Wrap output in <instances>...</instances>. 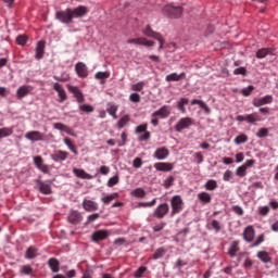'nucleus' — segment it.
Here are the masks:
<instances>
[{
	"label": "nucleus",
	"mask_w": 278,
	"mask_h": 278,
	"mask_svg": "<svg viewBox=\"0 0 278 278\" xmlns=\"http://www.w3.org/2000/svg\"><path fill=\"white\" fill-rule=\"evenodd\" d=\"M75 71L78 77H81L83 79H85V77H88V67L84 64V62H78L75 65Z\"/></svg>",
	"instance_id": "f3484780"
},
{
	"label": "nucleus",
	"mask_w": 278,
	"mask_h": 278,
	"mask_svg": "<svg viewBox=\"0 0 278 278\" xmlns=\"http://www.w3.org/2000/svg\"><path fill=\"white\" fill-rule=\"evenodd\" d=\"M53 90H55V92L59 94V103H64V101L68 99V96H66V90H64V87H62L60 83H55L53 85Z\"/></svg>",
	"instance_id": "f8f14e48"
},
{
	"label": "nucleus",
	"mask_w": 278,
	"mask_h": 278,
	"mask_svg": "<svg viewBox=\"0 0 278 278\" xmlns=\"http://www.w3.org/2000/svg\"><path fill=\"white\" fill-rule=\"evenodd\" d=\"M170 211V207L168 206V203H163L160 204L155 210H154V216L156 218H164L166 214Z\"/></svg>",
	"instance_id": "1a4fd4ad"
},
{
	"label": "nucleus",
	"mask_w": 278,
	"mask_h": 278,
	"mask_svg": "<svg viewBox=\"0 0 278 278\" xmlns=\"http://www.w3.org/2000/svg\"><path fill=\"white\" fill-rule=\"evenodd\" d=\"M132 195L137 197L138 199H144L147 197V191L142 188H137L132 191Z\"/></svg>",
	"instance_id": "37998d69"
},
{
	"label": "nucleus",
	"mask_w": 278,
	"mask_h": 278,
	"mask_svg": "<svg viewBox=\"0 0 278 278\" xmlns=\"http://www.w3.org/2000/svg\"><path fill=\"white\" fill-rule=\"evenodd\" d=\"M232 212H235V214H237L238 216H244V210H242L241 206L238 205H233L231 207Z\"/></svg>",
	"instance_id": "052dcab7"
},
{
	"label": "nucleus",
	"mask_w": 278,
	"mask_h": 278,
	"mask_svg": "<svg viewBox=\"0 0 278 278\" xmlns=\"http://www.w3.org/2000/svg\"><path fill=\"white\" fill-rule=\"evenodd\" d=\"M164 255H166V249L159 248L155 250V252L153 254V260H162V257H164Z\"/></svg>",
	"instance_id": "ea45409f"
},
{
	"label": "nucleus",
	"mask_w": 278,
	"mask_h": 278,
	"mask_svg": "<svg viewBox=\"0 0 278 278\" xmlns=\"http://www.w3.org/2000/svg\"><path fill=\"white\" fill-rule=\"evenodd\" d=\"M88 14V9L84 5H79L75 9L67 8L64 11H58L55 13L56 21L64 25H71L73 18H81Z\"/></svg>",
	"instance_id": "f257e3e1"
},
{
	"label": "nucleus",
	"mask_w": 278,
	"mask_h": 278,
	"mask_svg": "<svg viewBox=\"0 0 278 278\" xmlns=\"http://www.w3.org/2000/svg\"><path fill=\"white\" fill-rule=\"evenodd\" d=\"M257 257L261 260V262H264V264H268L270 262V254L266 251H260L257 252Z\"/></svg>",
	"instance_id": "72a5a7b5"
},
{
	"label": "nucleus",
	"mask_w": 278,
	"mask_h": 278,
	"mask_svg": "<svg viewBox=\"0 0 278 278\" xmlns=\"http://www.w3.org/2000/svg\"><path fill=\"white\" fill-rule=\"evenodd\" d=\"M260 121H262V118H260V115H257V113L245 115V123H260Z\"/></svg>",
	"instance_id": "f704fd0d"
},
{
	"label": "nucleus",
	"mask_w": 278,
	"mask_h": 278,
	"mask_svg": "<svg viewBox=\"0 0 278 278\" xmlns=\"http://www.w3.org/2000/svg\"><path fill=\"white\" fill-rule=\"evenodd\" d=\"M188 103H190V100H188V98H181L177 102V108L182 114H186V105H188Z\"/></svg>",
	"instance_id": "473e14b6"
},
{
	"label": "nucleus",
	"mask_w": 278,
	"mask_h": 278,
	"mask_svg": "<svg viewBox=\"0 0 278 278\" xmlns=\"http://www.w3.org/2000/svg\"><path fill=\"white\" fill-rule=\"evenodd\" d=\"M273 103V96H265L263 98H254L252 101V105L254 108H262V105H268Z\"/></svg>",
	"instance_id": "0eeeda50"
},
{
	"label": "nucleus",
	"mask_w": 278,
	"mask_h": 278,
	"mask_svg": "<svg viewBox=\"0 0 278 278\" xmlns=\"http://www.w3.org/2000/svg\"><path fill=\"white\" fill-rule=\"evenodd\" d=\"M267 55H275V50L270 48L258 49L256 52L257 60H264Z\"/></svg>",
	"instance_id": "4be33fe9"
},
{
	"label": "nucleus",
	"mask_w": 278,
	"mask_h": 278,
	"mask_svg": "<svg viewBox=\"0 0 278 278\" xmlns=\"http://www.w3.org/2000/svg\"><path fill=\"white\" fill-rule=\"evenodd\" d=\"M168 155H170V151H168L166 147L159 148L154 152L156 160H166Z\"/></svg>",
	"instance_id": "aec40b11"
},
{
	"label": "nucleus",
	"mask_w": 278,
	"mask_h": 278,
	"mask_svg": "<svg viewBox=\"0 0 278 278\" xmlns=\"http://www.w3.org/2000/svg\"><path fill=\"white\" fill-rule=\"evenodd\" d=\"M94 78L103 85L105 84V79H110V72H98L94 74Z\"/></svg>",
	"instance_id": "c756f323"
},
{
	"label": "nucleus",
	"mask_w": 278,
	"mask_h": 278,
	"mask_svg": "<svg viewBox=\"0 0 278 278\" xmlns=\"http://www.w3.org/2000/svg\"><path fill=\"white\" fill-rule=\"evenodd\" d=\"M83 207L86 212H97V210H99V204L94 201L85 199L83 201Z\"/></svg>",
	"instance_id": "6ab92c4d"
},
{
	"label": "nucleus",
	"mask_w": 278,
	"mask_h": 278,
	"mask_svg": "<svg viewBox=\"0 0 278 278\" xmlns=\"http://www.w3.org/2000/svg\"><path fill=\"white\" fill-rule=\"evenodd\" d=\"M154 168L155 170H160L162 173H170V170L175 168V165L173 163L160 162L154 164Z\"/></svg>",
	"instance_id": "4468645a"
},
{
	"label": "nucleus",
	"mask_w": 278,
	"mask_h": 278,
	"mask_svg": "<svg viewBox=\"0 0 278 278\" xmlns=\"http://www.w3.org/2000/svg\"><path fill=\"white\" fill-rule=\"evenodd\" d=\"M144 86H147L144 81H139L131 86V90L134 92H142V90H144Z\"/></svg>",
	"instance_id": "79ce46f5"
},
{
	"label": "nucleus",
	"mask_w": 278,
	"mask_h": 278,
	"mask_svg": "<svg viewBox=\"0 0 278 278\" xmlns=\"http://www.w3.org/2000/svg\"><path fill=\"white\" fill-rule=\"evenodd\" d=\"M143 34L146 36H148L149 38H154V39H156L157 36H160V33L153 31V29H151V26H149V25L146 27Z\"/></svg>",
	"instance_id": "a19ab883"
},
{
	"label": "nucleus",
	"mask_w": 278,
	"mask_h": 278,
	"mask_svg": "<svg viewBox=\"0 0 278 278\" xmlns=\"http://www.w3.org/2000/svg\"><path fill=\"white\" fill-rule=\"evenodd\" d=\"M258 214L260 216H268V214H270V207L268 206L258 207Z\"/></svg>",
	"instance_id": "4d7b16f0"
},
{
	"label": "nucleus",
	"mask_w": 278,
	"mask_h": 278,
	"mask_svg": "<svg viewBox=\"0 0 278 278\" xmlns=\"http://www.w3.org/2000/svg\"><path fill=\"white\" fill-rule=\"evenodd\" d=\"M73 173L76 177H78V179H92V175L86 173V170H84V169L74 167Z\"/></svg>",
	"instance_id": "393cba45"
},
{
	"label": "nucleus",
	"mask_w": 278,
	"mask_h": 278,
	"mask_svg": "<svg viewBox=\"0 0 278 278\" xmlns=\"http://www.w3.org/2000/svg\"><path fill=\"white\" fill-rule=\"evenodd\" d=\"M48 265L52 273H60V261L58 258H49Z\"/></svg>",
	"instance_id": "a878e982"
},
{
	"label": "nucleus",
	"mask_w": 278,
	"mask_h": 278,
	"mask_svg": "<svg viewBox=\"0 0 278 278\" xmlns=\"http://www.w3.org/2000/svg\"><path fill=\"white\" fill-rule=\"evenodd\" d=\"M249 140V137L247 135H239L235 138V144H244Z\"/></svg>",
	"instance_id": "49530a36"
},
{
	"label": "nucleus",
	"mask_w": 278,
	"mask_h": 278,
	"mask_svg": "<svg viewBox=\"0 0 278 278\" xmlns=\"http://www.w3.org/2000/svg\"><path fill=\"white\" fill-rule=\"evenodd\" d=\"M38 188H39V192H41V194H51V185L39 181Z\"/></svg>",
	"instance_id": "7c9ffc66"
},
{
	"label": "nucleus",
	"mask_w": 278,
	"mask_h": 278,
	"mask_svg": "<svg viewBox=\"0 0 278 278\" xmlns=\"http://www.w3.org/2000/svg\"><path fill=\"white\" fill-rule=\"evenodd\" d=\"M147 129H149V125L148 124H141V125L136 127L135 134H144V132L148 131Z\"/></svg>",
	"instance_id": "09e8293b"
},
{
	"label": "nucleus",
	"mask_w": 278,
	"mask_h": 278,
	"mask_svg": "<svg viewBox=\"0 0 278 278\" xmlns=\"http://www.w3.org/2000/svg\"><path fill=\"white\" fill-rule=\"evenodd\" d=\"M108 236H110L108 230H97L92 233L91 240L93 242H101L103 240H106Z\"/></svg>",
	"instance_id": "dca6fc26"
},
{
	"label": "nucleus",
	"mask_w": 278,
	"mask_h": 278,
	"mask_svg": "<svg viewBox=\"0 0 278 278\" xmlns=\"http://www.w3.org/2000/svg\"><path fill=\"white\" fill-rule=\"evenodd\" d=\"M253 90H255V87L253 85H250L247 88H243L241 90V93L243 97H249Z\"/></svg>",
	"instance_id": "6e6d98bb"
},
{
	"label": "nucleus",
	"mask_w": 278,
	"mask_h": 278,
	"mask_svg": "<svg viewBox=\"0 0 278 278\" xmlns=\"http://www.w3.org/2000/svg\"><path fill=\"white\" fill-rule=\"evenodd\" d=\"M191 105H200V108L204 110L205 114L212 113V110L210 109V106H207L205 102H203V100H192Z\"/></svg>",
	"instance_id": "cd10ccee"
},
{
	"label": "nucleus",
	"mask_w": 278,
	"mask_h": 278,
	"mask_svg": "<svg viewBox=\"0 0 278 278\" xmlns=\"http://www.w3.org/2000/svg\"><path fill=\"white\" fill-rule=\"evenodd\" d=\"M26 140H30V142H42L45 140V134L38 130H30L25 134Z\"/></svg>",
	"instance_id": "39448f33"
},
{
	"label": "nucleus",
	"mask_w": 278,
	"mask_h": 278,
	"mask_svg": "<svg viewBox=\"0 0 278 278\" xmlns=\"http://www.w3.org/2000/svg\"><path fill=\"white\" fill-rule=\"evenodd\" d=\"M67 220L68 223H71V225H79V223L84 220V216H81V213H79V211H71L67 216Z\"/></svg>",
	"instance_id": "9d476101"
},
{
	"label": "nucleus",
	"mask_w": 278,
	"mask_h": 278,
	"mask_svg": "<svg viewBox=\"0 0 278 278\" xmlns=\"http://www.w3.org/2000/svg\"><path fill=\"white\" fill-rule=\"evenodd\" d=\"M230 257H236V253H238V243L233 241L228 250Z\"/></svg>",
	"instance_id": "a18cd8bd"
},
{
	"label": "nucleus",
	"mask_w": 278,
	"mask_h": 278,
	"mask_svg": "<svg viewBox=\"0 0 278 278\" xmlns=\"http://www.w3.org/2000/svg\"><path fill=\"white\" fill-rule=\"evenodd\" d=\"M181 79H186V72H182L180 74H177V73H172V74H168L166 77H165V81H181Z\"/></svg>",
	"instance_id": "412c9836"
},
{
	"label": "nucleus",
	"mask_w": 278,
	"mask_h": 278,
	"mask_svg": "<svg viewBox=\"0 0 278 278\" xmlns=\"http://www.w3.org/2000/svg\"><path fill=\"white\" fill-rule=\"evenodd\" d=\"M243 239L245 242H253L255 239V228L253 226H248L243 231Z\"/></svg>",
	"instance_id": "a211bd4d"
},
{
	"label": "nucleus",
	"mask_w": 278,
	"mask_h": 278,
	"mask_svg": "<svg viewBox=\"0 0 278 278\" xmlns=\"http://www.w3.org/2000/svg\"><path fill=\"white\" fill-rule=\"evenodd\" d=\"M114 199H118V193H112L110 195H106L104 198H101L102 203H104V205H110Z\"/></svg>",
	"instance_id": "c9c22d12"
},
{
	"label": "nucleus",
	"mask_w": 278,
	"mask_h": 278,
	"mask_svg": "<svg viewBox=\"0 0 278 278\" xmlns=\"http://www.w3.org/2000/svg\"><path fill=\"white\" fill-rule=\"evenodd\" d=\"M14 134V130L12 128H0V140L1 138H8L9 136H12Z\"/></svg>",
	"instance_id": "4c0bfd02"
},
{
	"label": "nucleus",
	"mask_w": 278,
	"mask_h": 278,
	"mask_svg": "<svg viewBox=\"0 0 278 278\" xmlns=\"http://www.w3.org/2000/svg\"><path fill=\"white\" fill-rule=\"evenodd\" d=\"M233 75H247V68L245 67H238L233 71Z\"/></svg>",
	"instance_id": "774afa93"
},
{
	"label": "nucleus",
	"mask_w": 278,
	"mask_h": 278,
	"mask_svg": "<svg viewBox=\"0 0 278 278\" xmlns=\"http://www.w3.org/2000/svg\"><path fill=\"white\" fill-rule=\"evenodd\" d=\"M198 199L201 203H212V195L205 191L200 192Z\"/></svg>",
	"instance_id": "2f4dec72"
},
{
	"label": "nucleus",
	"mask_w": 278,
	"mask_h": 278,
	"mask_svg": "<svg viewBox=\"0 0 278 278\" xmlns=\"http://www.w3.org/2000/svg\"><path fill=\"white\" fill-rule=\"evenodd\" d=\"M106 112L112 116L113 118H117L116 112H118V106L112 102H109L106 104Z\"/></svg>",
	"instance_id": "bb28decb"
},
{
	"label": "nucleus",
	"mask_w": 278,
	"mask_h": 278,
	"mask_svg": "<svg viewBox=\"0 0 278 278\" xmlns=\"http://www.w3.org/2000/svg\"><path fill=\"white\" fill-rule=\"evenodd\" d=\"M127 123H129V115L123 116V117L118 121L117 127H118L119 129H123V127H125V125H127Z\"/></svg>",
	"instance_id": "de8ad7c7"
},
{
	"label": "nucleus",
	"mask_w": 278,
	"mask_h": 278,
	"mask_svg": "<svg viewBox=\"0 0 278 278\" xmlns=\"http://www.w3.org/2000/svg\"><path fill=\"white\" fill-rule=\"evenodd\" d=\"M204 188L210 191L216 190L218 188V182H216V180L214 179H211L206 181V184L204 185Z\"/></svg>",
	"instance_id": "e433bc0d"
},
{
	"label": "nucleus",
	"mask_w": 278,
	"mask_h": 278,
	"mask_svg": "<svg viewBox=\"0 0 278 278\" xmlns=\"http://www.w3.org/2000/svg\"><path fill=\"white\" fill-rule=\"evenodd\" d=\"M118 181H119L118 175L111 177L108 181L109 188H114V186H116Z\"/></svg>",
	"instance_id": "5fc2aeb1"
},
{
	"label": "nucleus",
	"mask_w": 278,
	"mask_h": 278,
	"mask_svg": "<svg viewBox=\"0 0 278 278\" xmlns=\"http://www.w3.org/2000/svg\"><path fill=\"white\" fill-rule=\"evenodd\" d=\"M67 90L74 94L75 99H77L78 103H84V93L79 89V87H75L73 85H67Z\"/></svg>",
	"instance_id": "9b49d317"
},
{
	"label": "nucleus",
	"mask_w": 278,
	"mask_h": 278,
	"mask_svg": "<svg viewBox=\"0 0 278 278\" xmlns=\"http://www.w3.org/2000/svg\"><path fill=\"white\" fill-rule=\"evenodd\" d=\"M16 43L21 45L22 47L27 45V36L25 35H20L16 37Z\"/></svg>",
	"instance_id": "13d9d810"
},
{
	"label": "nucleus",
	"mask_w": 278,
	"mask_h": 278,
	"mask_svg": "<svg viewBox=\"0 0 278 278\" xmlns=\"http://www.w3.org/2000/svg\"><path fill=\"white\" fill-rule=\"evenodd\" d=\"M172 206V214L170 216H175L182 212L184 210V200L181 199V195H174L170 201Z\"/></svg>",
	"instance_id": "7ed1b4c3"
},
{
	"label": "nucleus",
	"mask_w": 278,
	"mask_h": 278,
	"mask_svg": "<svg viewBox=\"0 0 278 278\" xmlns=\"http://www.w3.org/2000/svg\"><path fill=\"white\" fill-rule=\"evenodd\" d=\"M194 121L192 117H182L178 121V123L175 126V131L181 132L184 129H189L192 127Z\"/></svg>",
	"instance_id": "20e7f679"
},
{
	"label": "nucleus",
	"mask_w": 278,
	"mask_h": 278,
	"mask_svg": "<svg viewBox=\"0 0 278 278\" xmlns=\"http://www.w3.org/2000/svg\"><path fill=\"white\" fill-rule=\"evenodd\" d=\"M53 127H54V129H58L59 131H64L68 136H75V134L73 132V129L71 127L64 125L63 123H54Z\"/></svg>",
	"instance_id": "5701e85b"
},
{
	"label": "nucleus",
	"mask_w": 278,
	"mask_h": 278,
	"mask_svg": "<svg viewBox=\"0 0 278 278\" xmlns=\"http://www.w3.org/2000/svg\"><path fill=\"white\" fill-rule=\"evenodd\" d=\"M129 100L132 102V103H140V94L138 93H131L129 96Z\"/></svg>",
	"instance_id": "69168bd1"
},
{
	"label": "nucleus",
	"mask_w": 278,
	"mask_h": 278,
	"mask_svg": "<svg viewBox=\"0 0 278 278\" xmlns=\"http://www.w3.org/2000/svg\"><path fill=\"white\" fill-rule=\"evenodd\" d=\"M162 12L169 18H181V14H184V8L167 4L163 8Z\"/></svg>",
	"instance_id": "f03ea898"
},
{
	"label": "nucleus",
	"mask_w": 278,
	"mask_h": 278,
	"mask_svg": "<svg viewBox=\"0 0 278 278\" xmlns=\"http://www.w3.org/2000/svg\"><path fill=\"white\" fill-rule=\"evenodd\" d=\"M170 116V106L163 105L161 109L152 113V118H168Z\"/></svg>",
	"instance_id": "6e6552de"
},
{
	"label": "nucleus",
	"mask_w": 278,
	"mask_h": 278,
	"mask_svg": "<svg viewBox=\"0 0 278 278\" xmlns=\"http://www.w3.org/2000/svg\"><path fill=\"white\" fill-rule=\"evenodd\" d=\"M151 139V132L149 131V130H146V132H143V135H140L139 137H138V140L140 141V142H147V141H149Z\"/></svg>",
	"instance_id": "3c124183"
},
{
	"label": "nucleus",
	"mask_w": 278,
	"mask_h": 278,
	"mask_svg": "<svg viewBox=\"0 0 278 278\" xmlns=\"http://www.w3.org/2000/svg\"><path fill=\"white\" fill-rule=\"evenodd\" d=\"M35 58L36 60H42L45 58V41H38Z\"/></svg>",
	"instance_id": "b1692460"
},
{
	"label": "nucleus",
	"mask_w": 278,
	"mask_h": 278,
	"mask_svg": "<svg viewBox=\"0 0 278 278\" xmlns=\"http://www.w3.org/2000/svg\"><path fill=\"white\" fill-rule=\"evenodd\" d=\"M157 203L156 199H153L151 202H140L139 207H153Z\"/></svg>",
	"instance_id": "864d4df0"
},
{
	"label": "nucleus",
	"mask_w": 278,
	"mask_h": 278,
	"mask_svg": "<svg viewBox=\"0 0 278 278\" xmlns=\"http://www.w3.org/2000/svg\"><path fill=\"white\" fill-rule=\"evenodd\" d=\"M31 90H34V87H31L29 85H23L17 89L16 98L25 99V97H27V94H29V92H31Z\"/></svg>",
	"instance_id": "2eb2a0df"
},
{
	"label": "nucleus",
	"mask_w": 278,
	"mask_h": 278,
	"mask_svg": "<svg viewBox=\"0 0 278 278\" xmlns=\"http://www.w3.org/2000/svg\"><path fill=\"white\" fill-rule=\"evenodd\" d=\"M21 273H23L24 275H31V273H34V268H31V266L29 265H24L21 268Z\"/></svg>",
	"instance_id": "bf43d9fd"
},
{
	"label": "nucleus",
	"mask_w": 278,
	"mask_h": 278,
	"mask_svg": "<svg viewBox=\"0 0 278 278\" xmlns=\"http://www.w3.org/2000/svg\"><path fill=\"white\" fill-rule=\"evenodd\" d=\"M51 160H53V162H65V160H68V152L55 150L54 153L51 154Z\"/></svg>",
	"instance_id": "ddd939ff"
},
{
	"label": "nucleus",
	"mask_w": 278,
	"mask_h": 278,
	"mask_svg": "<svg viewBox=\"0 0 278 278\" xmlns=\"http://www.w3.org/2000/svg\"><path fill=\"white\" fill-rule=\"evenodd\" d=\"M63 142H64V144L67 146L70 151H72V153H74V155L79 154V152L77 151V146L74 144V142L71 140V138H68V137L64 138Z\"/></svg>",
	"instance_id": "c85d7f7f"
},
{
	"label": "nucleus",
	"mask_w": 278,
	"mask_h": 278,
	"mask_svg": "<svg viewBox=\"0 0 278 278\" xmlns=\"http://www.w3.org/2000/svg\"><path fill=\"white\" fill-rule=\"evenodd\" d=\"M128 45H142L143 47H154L155 41L148 40L144 37L134 38L127 40Z\"/></svg>",
	"instance_id": "423d86ee"
},
{
	"label": "nucleus",
	"mask_w": 278,
	"mask_h": 278,
	"mask_svg": "<svg viewBox=\"0 0 278 278\" xmlns=\"http://www.w3.org/2000/svg\"><path fill=\"white\" fill-rule=\"evenodd\" d=\"M173 184H175V177L169 176L168 178L165 179L164 181V188L166 190H168L169 188H172Z\"/></svg>",
	"instance_id": "603ef678"
},
{
	"label": "nucleus",
	"mask_w": 278,
	"mask_h": 278,
	"mask_svg": "<svg viewBox=\"0 0 278 278\" xmlns=\"http://www.w3.org/2000/svg\"><path fill=\"white\" fill-rule=\"evenodd\" d=\"M146 270H147V267H144V266L139 267L137 269V271L135 273V277L141 278L144 275Z\"/></svg>",
	"instance_id": "e2e57ef3"
},
{
	"label": "nucleus",
	"mask_w": 278,
	"mask_h": 278,
	"mask_svg": "<svg viewBox=\"0 0 278 278\" xmlns=\"http://www.w3.org/2000/svg\"><path fill=\"white\" fill-rule=\"evenodd\" d=\"M37 251L35 248H28L25 254L26 260H34L38 255Z\"/></svg>",
	"instance_id": "58836bf2"
},
{
	"label": "nucleus",
	"mask_w": 278,
	"mask_h": 278,
	"mask_svg": "<svg viewBox=\"0 0 278 278\" xmlns=\"http://www.w3.org/2000/svg\"><path fill=\"white\" fill-rule=\"evenodd\" d=\"M132 166H134V168H142V159L136 157L132 161Z\"/></svg>",
	"instance_id": "338daca9"
},
{
	"label": "nucleus",
	"mask_w": 278,
	"mask_h": 278,
	"mask_svg": "<svg viewBox=\"0 0 278 278\" xmlns=\"http://www.w3.org/2000/svg\"><path fill=\"white\" fill-rule=\"evenodd\" d=\"M193 157H194L197 164H203V154L201 152H195L193 154Z\"/></svg>",
	"instance_id": "0e129e2a"
},
{
	"label": "nucleus",
	"mask_w": 278,
	"mask_h": 278,
	"mask_svg": "<svg viewBox=\"0 0 278 278\" xmlns=\"http://www.w3.org/2000/svg\"><path fill=\"white\" fill-rule=\"evenodd\" d=\"M80 112H85L86 114H91V112H94V108L90 104H80L79 106Z\"/></svg>",
	"instance_id": "c03bdc74"
},
{
	"label": "nucleus",
	"mask_w": 278,
	"mask_h": 278,
	"mask_svg": "<svg viewBox=\"0 0 278 278\" xmlns=\"http://www.w3.org/2000/svg\"><path fill=\"white\" fill-rule=\"evenodd\" d=\"M257 138H266L268 136V128H261L256 132Z\"/></svg>",
	"instance_id": "680f3d73"
},
{
	"label": "nucleus",
	"mask_w": 278,
	"mask_h": 278,
	"mask_svg": "<svg viewBox=\"0 0 278 278\" xmlns=\"http://www.w3.org/2000/svg\"><path fill=\"white\" fill-rule=\"evenodd\" d=\"M236 175L238 177H247V166L241 165L237 168Z\"/></svg>",
	"instance_id": "8fccbe9b"
}]
</instances>
